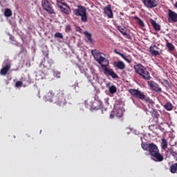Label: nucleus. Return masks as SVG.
Masks as SVG:
<instances>
[{
  "label": "nucleus",
  "instance_id": "b1692460",
  "mask_svg": "<svg viewBox=\"0 0 177 177\" xmlns=\"http://www.w3.org/2000/svg\"><path fill=\"white\" fill-rule=\"evenodd\" d=\"M84 35L91 44H92L93 42V39H92V34L89 33V32H88V31H85Z\"/></svg>",
  "mask_w": 177,
  "mask_h": 177
},
{
  "label": "nucleus",
  "instance_id": "6ab92c4d",
  "mask_svg": "<svg viewBox=\"0 0 177 177\" xmlns=\"http://www.w3.org/2000/svg\"><path fill=\"white\" fill-rule=\"evenodd\" d=\"M85 106L87 109H89V110H91V111H93L94 110H100L102 109V105H96V102H94L93 105H86V102H85Z\"/></svg>",
  "mask_w": 177,
  "mask_h": 177
},
{
  "label": "nucleus",
  "instance_id": "bb28decb",
  "mask_svg": "<svg viewBox=\"0 0 177 177\" xmlns=\"http://www.w3.org/2000/svg\"><path fill=\"white\" fill-rule=\"evenodd\" d=\"M142 149L145 150V151H149V149L150 147V144H147V142H142L141 144Z\"/></svg>",
  "mask_w": 177,
  "mask_h": 177
},
{
  "label": "nucleus",
  "instance_id": "9d476101",
  "mask_svg": "<svg viewBox=\"0 0 177 177\" xmlns=\"http://www.w3.org/2000/svg\"><path fill=\"white\" fill-rule=\"evenodd\" d=\"M167 20L169 23H177V13L171 9L168 10Z\"/></svg>",
  "mask_w": 177,
  "mask_h": 177
},
{
  "label": "nucleus",
  "instance_id": "f257e3e1",
  "mask_svg": "<svg viewBox=\"0 0 177 177\" xmlns=\"http://www.w3.org/2000/svg\"><path fill=\"white\" fill-rule=\"evenodd\" d=\"M133 68L135 70V73L138 74L140 77L145 81H150L151 76H150V72L146 69V67L143 66L142 64H138L134 65Z\"/></svg>",
  "mask_w": 177,
  "mask_h": 177
},
{
  "label": "nucleus",
  "instance_id": "423d86ee",
  "mask_svg": "<svg viewBox=\"0 0 177 177\" xmlns=\"http://www.w3.org/2000/svg\"><path fill=\"white\" fill-rule=\"evenodd\" d=\"M73 14L75 16H80L81 21L83 23L88 21V15H86V8L82 6H78L77 8L73 10Z\"/></svg>",
  "mask_w": 177,
  "mask_h": 177
},
{
  "label": "nucleus",
  "instance_id": "a19ab883",
  "mask_svg": "<svg viewBox=\"0 0 177 177\" xmlns=\"http://www.w3.org/2000/svg\"><path fill=\"white\" fill-rule=\"evenodd\" d=\"M114 52H115V53H116V55H119V56H121V55H123L122 53L117 51V50H114Z\"/></svg>",
  "mask_w": 177,
  "mask_h": 177
},
{
  "label": "nucleus",
  "instance_id": "9b49d317",
  "mask_svg": "<svg viewBox=\"0 0 177 177\" xmlns=\"http://www.w3.org/2000/svg\"><path fill=\"white\" fill-rule=\"evenodd\" d=\"M103 71L105 75H110V77H111L113 80H118V78H120V77L118 76L117 73H115V72H114V71H113V69L111 68H108L105 67Z\"/></svg>",
  "mask_w": 177,
  "mask_h": 177
},
{
  "label": "nucleus",
  "instance_id": "79ce46f5",
  "mask_svg": "<svg viewBox=\"0 0 177 177\" xmlns=\"http://www.w3.org/2000/svg\"><path fill=\"white\" fill-rule=\"evenodd\" d=\"M21 82H26V77H21Z\"/></svg>",
  "mask_w": 177,
  "mask_h": 177
},
{
  "label": "nucleus",
  "instance_id": "f03ea898",
  "mask_svg": "<svg viewBox=\"0 0 177 177\" xmlns=\"http://www.w3.org/2000/svg\"><path fill=\"white\" fill-rule=\"evenodd\" d=\"M91 53L96 62L100 64L101 67H107L109 62L107 59H106V54L101 53L97 50H93Z\"/></svg>",
  "mask_w": 177,
  "mask_h": 177
},
{
  "label": "nucleus",
  "instance_id": "f8f14e48",
  "mask_svg": "<svg viewBox=\"0 0 177 177\" xmlns=\"http://www.w3.org/2000/svg\"><path fill=\"white\" fill-rule=\"evenodd\" d=\"M4 64L5 66L1 69L0 71L1 75H6L9 70H10V67H12L10 63L9 62V60L8 59L4 61Z\"/></svg>",
  "mask_w": 177,
  "mask_h": 177
},
{
  "label": "nucleus",
  "instance_id": "393cba45",
  "mask_svg": "<svg viewBox=\"0 0 177 177\" xmlns=\"http://www.w3.org/2000/svg\"><path fill=\"white\" fill-rule=\"evenodd\" d=\"M164 107L165 110H167V111H171V110L174 109L172 106V103H171L170 102H166L164 105Z\"/></svg>",
  "mask_w": 177,
  "mask_h": 177
},
{
  "label": "nucleus",
  "instance_id": "0eeeda50",
  "mask_svg": "<svg viewBox=\"0 0 177 177\" xmlns=\"http://www.w3.org/2000/svg\"><path fill=\"white\" fill-rule=\"evenodd\" d=\"M41 6L44 10H46L50 15H55V10L52 7V4L48 0H42Z\"/></svg>",
  "mask_w": 177,
  "mask_h": 177
},
{
  "label": "nucleus",
  "instance_id": "cd10ccee",
  "mask_svg": "<svg viewBox=\"0 0 177 177\" xmlns=\"http://www.w3.org/2000/svg\"><path fill=\"white\" fill-rule=\"evenodd\" d=\"M117 28H118V31H120V32H121V34H122V35H124V37L128 35V33L127 32V31H124V28H121V26L118 25Z\"/></svg>",
  "mask_w": 177,
  "mask_h": 177
},
{
  "label": "nucleus",
  "instance_id": "c9c22d12",
  "mask_svg": "<svg viewBox=\"0 0 177 177\" xmlns=\"http://www.w3.org/2000/svg\"><path fill=\"white\" fill-rule=\"evenodd\" d=\"M15 86L17 88H19L20 86H23V82L21 81H17L16 83H15Z\"/></svg>",
  "mask_w": 177,
  "mask_h": 177
},
{
  "label": "nucleus",
  "instance_id": "58836bf2",
  "mask_svg": "<svg viewBox=\"0 0 177 177\" xmlns=\"http://www.w3.org/2000/svg\"><path fill=\"white\" fill-rule=\"evenodd\" d=\"M62 1L63 0H57V5L58 8H59V6H62L63 5V3H64L62 2Z\"/></svg>",
  "mask_w": 177,
  "mask_h": 177
},
{
  "label": "nucleus",
  "instance_id": "4be33fe9",
  "mask_svg": "<svg viewBox=\"0 0 177 177\" xmlns=\"http://www.w3.org/2000/svg\"><path fill=\"white\" fill-rule=\"evenodd\" d=\"M171 174H177V163H173L169 167Z\"/></svg>",
  "mask_w": 177,
  "mask_h": 177
},
{
  "label": "nucleus",
  "instance_id": "dca6fc26",
  "mask_svg": "<svg viewBox=\"0 0 177 177\" xmlns=\"http://www.w3.org/2000/svg\"><path fill=\"white\" fill-rule=\"evenodd\" d=\"M122 115H124V112L122 109H115L111 112L110 118L113 119L114 117L120 118Z\"/></svg>",
  "mask_w": 177,
  "mask_h": 177
},
{
  "label": "nucleus",
  "instance_id": "7ed1b4c3",
  "mask_svg": "<svg viewBox=\"0 0 177 177\" xmlns=\"http://www.w3.org/2000/svg\"><path fill=\"white\" fill-rule=\"evenodd\" d=\"M129 92L131 93V95H133L134 97L147 102L149 106H153L154 104V102L150 100V97L145 95V94L142 93V91H140L136 90L135 88H131L129 90Z\"/></svg>",
  "mask_w": 177,
  "mask_h": 177
},
{
  "label": "nucleus",
  "instance_id": "412c9836",
  "mask_svg": "<svg viewBox=\"0 0 177 177\" xmlns=\"http://www.w3.org/2000/svg\"><path fill=\"white\" fill-rule=\"evenodd\" d=\"M166 46L168 48L169 52H174L175 50V46L172 43H169L168 40L165 39Z\"/></svg>",
  "mask_w": 177,
  "mask_h": 177
},
{
  "label": "nucleus",
  "instance_id": "4c0bfd02",
  "mask_svg": "<svg viewBox=\"0 0 177 177\" xmlns=\"http://www.w3.org/2000/svg\"><path fill=\"white\" fill-rule=\"evenodd\" d=\"M170 154L173 156V157H177V152L174 150H170Z\"/></svg>",
  "mask_w": 177,
  "mask_h": 177
},
{
  "label": "nucleus",
  "instance_id": "7c9ffc66",
  "mask_svg": "<svg viewBox=\"0 0 177 177\" xmlns=\"http://www.w3.org/2000/svg\"><path fill=\"white\" fill-rule=\"evenodd\" d=\"M121 57H122V59H124V60H125V62H127L129 64H131V63H132V61L131 60V59H129V56H127L125 55H121Z\"/></svg>",
  "mask_w": 177,
  "mask_h": 177
},
{
  "label": "nucleus",
  "instance_id": "5701e85b",
  "mask_svg": "<svg viewBox=\"0 0 177 177\" xmlns=\"http://www.w3.org/2000/svg\"><path fill=\"white\" fill-rule=\"evenodd\" d=\"M134 19L135 20H136V23L140 26V27H142V28L145 27V22H143V20H142L138 17H135Z\"/></svg>",
  "mask_w": 177,
  "mask_h": 177
},
{
  "label": "nucleus",
  "instance_id": "c756f323",
  "mask_svg": "<svg viewBox=\"0 0 177 177\" xmlns=\"http://www.w3.org/2000/svg\"><path fill=\"white\" fill-rule=\"evenodd\" d=\"M4 15L6 17H10V16H12V10L6 8L4 12Z\"/></svg>",
  "mask_w": 177,
  "mask_h": 177
},
{
  "label": "nucleus",
  "instance_id": "2eb2a0df",
  "mask_svg": "<svg viewBox=\"0 0 177 177\" xmlns=\"http://www.w3.org/2000/svg\"><path fill=\"white\" fill-rule=\"evenodd\" d=\"M144 4L150 9L158 6V3L156 0H144Z\"/></svg>",
  "mask_w": 177,
  "mask_h": 177
},
{
  "label": "nucleus",
  "instance_id": "473e14b6",
  "mask_svg": "<svg viewBox=\"0 0 177 177\" xmlns=\"http://www.w3.org/2000/svg\"><path fill=\"white\" fill-rule=\"evenodd\" d=\"M156 49H158V46H157L156 45H151L149 47V52H150V53H152L153 52V50H156Z\"/></svg>",
  "mask_w": 177,
  "mask_h": 177
},
{
  "label": "nucleus",
  "instance_id": "a878e982",
  "mask_svg": "<svg viewBox=\"0 0 177 177\" xmlns=\"http://www.w3.org/2000/svg\"><path fill=\"white\" fill-rule=\"evenodd\" d=\"M161 147L162 150H165V149L168 147V141H167V139L165 138L162 139Z\"/></svg>",
  "mask_w": 177,
  "mask_h": 177
},
{
  "label": "nucleus",
  "instance_id": "f3484780",
  "mask_svg": "<svg viewBox=\"0 0 177 177\" xmlns=\"http://www.w3.org/2000/svg\"><path fill=\"white\" fill-rule=\"evenodd\" d=\"M104 12L106 16H108L109 19H113L114 17V14H113V10H111V6H106L104 8Z\"/></svg>",
  "mask_w": 177,
  "mask_h": 177
},
{
  "label": "nucleus",
  "instance_id": "20e7f679",
  "mask_svg": "<svg viewBox=\"0 0 177 177\" xmlns=\"http://www.w3.org/2000/svg\"><path fill=\"white\" fill-rule=\"evenodd\" d=\"M148 151L149 154L152 157H153V158L156 159V161H158L159 162H161V161L164 160V156H162V155L160 153V150L158 149V147L156 144L150 143Z\"/></svg>",
  "mask_w": 177,
  "mask_h": 177
},
{
  "label": "nucleus",
  "instance_id": "a211bd4d",
  "mask_svg": "<svg viewBox=\"0 0 177 177\" xmlns=\"http://www.w3.org/2000/svg\"><path fill=\"white\" fill-rule=\"evenodd\" d=\"M113 66L118 70H125V63L124 62L119 60L113 62Z\"/></svg>",
  "mask_w": 177,
  "mask_h": 177
},
{
  "label": "nucleus",
  "instance_id": "4468645a",
  "mask_svg": "<svg viewBox=\"0 0 177 177\" xmlns=\"http://www.w3.org/2000/svg\"><path fill=\"white\" fill-rule=\"evenodd\" d=\"M58 8H59L61 12L65 15H70V13H71V9L70 8V6L66 3H62V6L59 5Z\"/></svg>",
  "mask_w": 177,
  "mask_h": 177
},
{
  "label": "nucleus",
  "instance_id": "ddd939ff",
  "mask_svg": "<svg viewBox=\"0 0 177 177\" xmlns=\"http://www.w3.org/2000/svg\"><path fill=\"white\" fill-rule=\"evenodd\" d=\"M43 99L45 102L52 103L55 102V93L53 91H49L48 93H46Z\"/></svg>",
  "mask_w": 177,
  "mask_h": 177
},
{
  "label": "nucleus",
  "instance_id": "1a4fd4ad",
  "mask_svg": "<svg viewBox=\"0 0 177 177\" xmlns=\"http://www.w3.org/2000/svg\"><path fill=\"white\" fill-rule=\"evenodd\" d=\"M147 84L153 92H156V93H162V88H161L160 85L157 84V82H154V80L149 81Z\"/></svg>",
  "mask_w": 177,
  "mask_h": 177
},
{
  "label": "nucleus",
  "instance_id": "c85d7f7f",
  "mask_svg": "<svg viewBox=\"0 0 177 177\" xmlns=\"http://www.w3.org/2000/svg\"><path fill=\"white\" fill-rule=\"evenodd\" d=\"M117 93V87L113 85L109 87V93L111 95H114V93Z\"/></svg>",
  "mask_w": 177,
  "mask_h": 177
},
{
  "label": "nucleus",
  "instance_id": "aec40b11",
  "mask_svg": "<svg viewBox=\"0 0 177 177\" xmlns=\"http://www.w3.org/2000/svg\"><path fill=\"white\" fill-rule=\"evenodd\" d=\"M150 22L156 31H160L161 30V26L157 24V22L154 19H151Z\"/></svg>",
  "mask_w": 177,
  "mask_h": 177
},
{
  "label": "nucleus",
  "instance_id": "2f4dec72",
  "mask_svg": "<svg viewBox=\"0 0 177 177\" xmlns=\"http://www.w3.org/2000/svg\"><path fill=\"white\" fill-rule=\"evenodd\" d=\"M151 115L153 118H158V117L160 116L158 112L156 109L153 110V111L151 112Z\"/></svg>",
  "mask_w": 177,
  "mask_h": 177
},
{
  "label": "nucleus",
  "instance_id": "39448f33",
  "mask_svg": "<svg viewBox=\"0 0 177 177\" xmlns=\"http://www.w3.org/2000/svg\"><path fill=\"white\" fill-rule=\"evenodd\" d=\"M54 102L58 106H66L67 104L64 90H58L57 91L56 95L54 97Z\"/></svg>",
  "mask_w": 177,
  "mask_h": 177
},
{
  "label": "nucleus",
  "instance_id": "e433bc0d",
  "mask_svg": "<svg viewBox=\"0 0 177 177\" xmlns=\"http://www.w3.org/2000/svg\"><path fill=\"white\" fill-rule=\"evenodd\" d=\"M151 55H153V56H160V52L155 50L152 53H151Z\"/></svg>",
  "mask_w": 177,
  "mask_h": 177
},
{
  "label": "nucleus",
  "instance_id": "72a5a7b5",
  "mask_svg": "<svg viewBox=\"0 0 177 177\" xmlns=\"http://www.w3.org/2000/svg\"><path fill=\"white\" fill-rule=\"evenodd\" d=\"M55 38H60L61 39H63V34L61 32H56L54 35Z\"/></svg>",
  "mask_w": 177,
  "mask_h": 177
},
{
  "label": "nucleus",
  "instance_id": "f704fd0d",
  "mask_svg": "<svg viewBox=\"0 0 177 177\" xmlns=\"http://www.w3.org/2000/svg\"><path fill=\"white\" fill-rule=\"evenodd\" d=\"M60 72L53 71V75L54 77H56V78H60Z\"/></svg>",
  "mask_w": 177,
  "mask_h": 177
},
{
  "label": "nucleus",
  "instance_id": "6e6552de",
  "mask_svg": "<svg viewBox=\"0 0 177 177\" xmlns=\"http://www.w3.org/2000/svg\"><path fill=\"white\" fill-rule=\"evenodd\" d=\"M54 63L53 59H50L48 55H46L44 59V61L41 62L40 66H43L44 68H46V70H50V68H52V65Z\"/></svg>",
  "mask_w": 177,
  "mask_h": 177
},
{
  "label": "nucleus",
  "instance_id": "ea45409f",
  "mask_svg": "<svg viewBox=\"0 0 177 177\" xmlns=\"http://www.w3.org/2000/svg\"><path fill=\"white\" fill-rule=\"evenodd\" d=\"M86 77L88 81V82H92V77L88 74H86Z\"/></svg>",
  "mask_w": 177,
  "mask_h": 177
}]
</instances>
